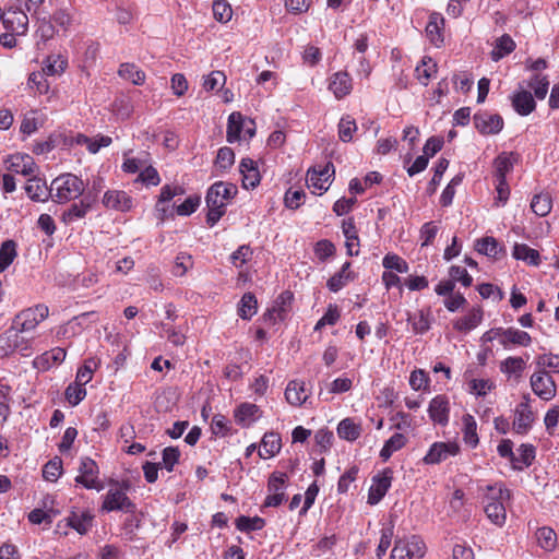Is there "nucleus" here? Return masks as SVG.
<instances>
[{"instance_id": "1", "label": "nucleus", "mask_w": 559, "mask_h": 559, "mask_svg": "<svg viewBox=\"0 0 559 559\" xmlns=\"http://www.w3.org/2000/svg\"><path fill=\"white\" fill-rule=\"evenodd\" d=\"M484 510L487 518L497 526H502L507 520L506 503L510 501L511 492L501 483L484 487Z\"/></svg>"}, {"instance_id": "2", "label": "nucleus", "mask_w": 559, "mask_h": 559, "mask_svg": "<svg viewBox=\"0 0 559 559\" xmlns=\"http://www.w3.org/2000/svg\"><path fill=\"white\" fill-rule=\"evenodd\" d=\"M237 193V187L233 183L215 182L206 193V206L209 209L206 222L212 227L225 214L227 202Z\"/></svg>"}, {"instance_id": "3", "label": "nucleus", "mask_w": 559, "mask_h": 559, "mask_svg": "<svg viewBox=\"0 0 559 559\" xmlns=\"http://www.w3.org/2000/svg\"><path fill=\"white\" fill-rule=\"evenodd\" d=\"M85 185L73 174H62L55 178L49 187V195L56 203H67L83 194Z\"/></svg>"}, {"instance_id": "4", "label": "nucleus", "mask_w": 559, "mask_h": 559, "mask_svg": "<svg viewBox=\"0 0 559 559\" xmlns=\"http://www.w3.org/2000/svg\"><path fill=\"white\" fill-rule=\"evenodd\" d=\"M49 316V308L44 304L20 311L13 319L11 330L16 332H29Z\"/></svg>"}, {"instance_id": "5", "label": "nucleus", "mask_w": 559, "mask_h": 559, "mask_svg": "<svg viewBox=\"0 0 559 559\" xmlns=\"http://www.w3.org/2000/svg\"><path fill=\"white\" fill-rule=\"evenodd\" d=\"M135 504L129 499L124 489L114 486L103 497L102 511L134 513Z\"/></svg>"}, {"instance_id": "6", "label": "nucleus", "mask_w": 559, "mask_h": 559, "mask_svg": "<svg viewBox=\"0 0 559 559\" xmlns=\"http://www.w3.org/2000/svg\"><path fill=\"white\" fill-rule=\"evenodd\" d=\"M74 480L86 489H95L97 491L104 489V483L99 479V467L97 463L88 456L81 459L79 475Z\"/></svg>"}, {"instance_id": "7", "label": "nucleus", "mask_w": 559, "mask_h": 559, "mask_svg": "<svg viewBox=\"0 0 559 559\" xmlns=\"http://www.w3.org/2000/svg\"><path fill=\"white\" fill-rule=\"evenodd\" d=\"M334 175V166L331 163L313 167L307 173V185L312 193L322 194L330 187V178Z\"/></svg>"}, {"instance_id": "8", "label": "nucleus", "mask_w": 559, "mask_h": 559, "mask_svg": "<svg viewBox=\"0 0 559 559\" xmlns=\"http://www.w3.org/2000/svg\"><path fill=\"white\" fill-rule=\"evenodd\" d=\"M531 399L524 395L521 403H519L514 411L513 430L518 435H526L535 420L534 413L531 407Z\"/></svg>"}, {"instance_id": "9", "label": "nucleus", "mask_w": 559, "mask_h": 559, "mask_svg": "<svg viewBox=\"0 0 559 559\" xmlns=\"http://www.w3.org/2000/svg\"><path fill=\"white\" fill-rule=\"evenodd\" d=\"M531 388L544 401L552 400L557 393V386L552 377L545 370H538L532 374Z\"/></svg>"}, {"instance_id": "10", "label": "nucleus", "mask_w": 559, "mask_h": 559, "mask_svg": "<svg viewBox=\"0 0 559 559\" xmlns=\"http://www.w3.org/2000/svg\"><path fill=\"white\" fill-rule=\"evenodd\" d=\"M460 447L456 442H433L428 449L423 462L426 465L439 464L451 456L457 455Z\"/></svg>"}, {"instance_id": "11", "label": "nucleus", "mask_w": 559, "mask_h": 559, "mask_svg": "<svg viewBox=\"0 0 559 559\" xmlns=\"http://www.w3.org/2000/svg\"><path fill=\"white\" fill-rule=\"evenodd\" d=\"M393 472L391 468H384L381 473L372 477V484L368 492V503L374 506L379 503L391 487Z\"/></svg>"}, {"instance_id": "12", "label": "nucleus", "mask_w": 559, "mask_h": 559, "mask_svg": "<svg viewBox=\"0 0 559 559\" xmlns=\"http://www.w3.org/2000/svg\"><path fill=\"white\" fill-rule=\"evenodd\" d=\"M428 415L435 425L445 427L450 420V401L444 394L436 395L428 405Z\"/></svg>"}, {"instance_id": "13", "label": "nucleus", "mask_w": 559, "mask_h": 559, "mask_svg": "<svg viewBox=\"0 0 559 559\" xmlns=\"http://www.w3.org/2000/svg\"><path fill=\"white\" fill-rule=\"evenodd\" d=\"M8 169L28 178L39 173V168L34 158L28 154L21 153L13 154L8 158Z\"/></svg>"}, {"instance_id": "14", "label": "nucleus", "mask_w": 559, "mask_h": 559, "mask_svg": "<svg viewBox=\"0 0 559 559\" xmlns=\"http://www.w3.org/2000/svg\"><path fill=\"white\" fill-rule=\"evenodd\" d=\"M263 415L260 407L253 403H240L234 409V418L237 425L242 428H249L255 424Z\"/></svg>"}, {"instance_id": "15", "label": "nucleus", "mask_w": 559, "mask_h": 559, "mask_svg": "<svg viewBox=\"0 0 559 559\" xmlns=\"http://www.w3.org/2000/svg\"><path fill=\"white\" fill-rule=\"evenodd\" d=\"M474 124L481 134H497L503 128V119L497 114L479 112L474 116Z\"/></svg>"}, {"instance_id": "16", "label": "nucleus", "mask_w": 559, "mask_h": 559, "mask_svg": "<svg viewBox=\"0 0 559 559\" xmlns=\"http://www.w3.org/2000/svg\"><path fill=\"white\" fill-rule=\"evenodd\" d=\"M328 88L336 99H343L353 90V79L346 71H337L329 78Z\"/></svg>"}, {"instance_id": "17", "label": "nucleus", "mask_w": 559, "mask_h": 559, "mask_svg": "<svg viewBox=\"0 0 559 559\" xmlns=\"http://www.w3.org/2000/svg\"><path fill=\"white\" fill-rule=\"evenodd\" d=\"M532 343L531 335L522 330L515 328H501L500 326V344L504 349H510L511 346L527 347Z\"/></svg>"}, {"instance_id": "18", "label": "nucleus", "mask_w": 559, "mask_h": 559, "mask_svg": "<svg viewBox=\"0 0 559 559\" xmlns=\"http://www.w3.org/2000/svg\"><path fill=\"white\" fill-rule=\"evenodd\" d=\"M103 205L108 210L128 212L133 206L132 198L120 190H108L103 197Z\"/></svg>"}, {"instance_id": "19", "label": "nucleus", "mask_w": 559, "mask_h": 559, "mask_svg": "<svg viewBox=\"0 0 559 559\" xmlns=\"http://www.w3.org/2000/svg\"><path fill=\"white\" fill-rule=\"evenodd\" d=\"M310 396V389L305 381L292 380L285 389V399L292 406H301Z\"/></svg>"}, {"instance_id": "20", "label": "nucleus", "mask_w": 559, "mask_h": 559, "mask_svg": "<svg viewBox=\"0 0 559 559\" xmlns=\"http://www.w3.org/2000/svg\"><path fill=\"white\" fill-rule=\"evenodd\" d=\"M2 23L7 31L15 35H25L28 27V16L20 10L8 11L3 13Z\"/></svg>"}, {"instance_id": "21", "label": "nucleus", "mask_w": 559, "mask_h": 559, "mask_svg": "<svg viewBox=\"0 0 559 559\" xmlns=\"http://www.w3.org/2000/svg\"><path fill=\"white\" fill-rule=\"evenodd\" d=\"M433 317L429 308L420 309L416 312L407 314V322L412 326V331L415 335H423L427 333L432 324Z\"/></svg>"}, {"instance_id": "22", "label": "nucleus", "mask_w": 559, "mask_h": 559, "mask_svg": "<svg viewBox=\"0 0 559 559\" xmlns=\"http://www.w3.org/2000/svg\"><path fill=\"white\" fill-rule=\"evenodd\" d=\"M112 143L108 135L98 134L95 138H88L83 133H76L71 136L70 144L85 145L91 154H96L102 147H107Z\"/></svg>"}, {"instance_id": "23", "label": "nucleus", "mask_w": 559, "mask_h": 559, "mask_svg": "<svg viewBox=\"0 0 559 559\" xmlns=\"http://www.w3.org/2000/svg\"><path fill=\"white\" fill-rule=\"evenodd\" d=\"M66 356L67 352L64 348L55 347L37 356L34 359L33 365L35 368L46 371L53 366L60 365L66 359Z\"/></svg>"}, {"instance_id": "24", "label": "nucleus", "mask_w": 559, "mask_h": 559, "mask_svg": "<svg viewBox=\"0 0 559 559\" xmlns=\"http://www.w3.org/2000/svg\"><path fill=\"white\" fill-rule=\"evenodd\" d=\"M94 516L86 510H72L67 516V525L75 530L80 535H85L93 525Z\"/></svg>"}, {"instance_id": "25", "label": "nucleus", "mask_w": 559, "mask_h": 559, "mask_svg": "<svg viewBox=\"0 0 559 559\" xmlns=\"http://www.w3.org/2000/svg\"><path fill=\"white\" fill-rule=\"evenodd\" d=\"M511 103L513 109L520 116H528L536 108L534 96L531 92L523 88L513 93L511 96Z\"/></svg>"}, {"instance_id": "26", "label": "nucleus", "mask_w": 559, "mask_h": 559, "mask_svg": "<svg viewBox=\"0 0 559 559\" xmlns=\"http://www.w3.org/2000/svg\"><path fill=\"white\" fill-rule=\"evenodd\" d=\"M342 231L346 239L345 247L347 254L350 257L359 254V238L353 217H348L342 222Z\"/></svg>"}, {"instance_id": "27", "label": "nucleus", "mask_w": 559, "mask_h": 559, "mask_svg": "<svg viewBox=\"0 0 559 559\" xmlns=\"http://www.w3.org/2000/svg\"><path fill=\"white\" fill-rule=\"evenodd\" d=\"M483 320V311L478 307L472 308L465 316L454 320L453 328L462 333H468L476 329Z\"/></svg>"}, {"instance_id": "28", "label": "nucleus", "mask_w": 559, "mask_h": 559, "mask_svg": "<svg viewBox=\"0 0 559 559\" xmlns=\"http://www.w3.org/2000/svg\"><path fill=\"white\" fill-rule=\"evenodd\" d=\"M282 448V440L278 433L265 432L259 448V456L263 460L275 456Z\"/></svg>"}, {"instance_id": "29", "label": "nucleus", "mask_w": 559, "mask_h": 559, "mask_svg": "<svg viewBox=\"0 0 559 559\" xmlns=\"http://www.w3.org/2000/svg\"><path fill=\"white\" fill-rule=\"evenodd\" d=\"M444 19L441 13L432 12L426 26V34L429 40L437 47L443 43Z\"/></svg>"}, {"instance_id": "30", "label": "nucleus", "mask_w": 559, "mask_h": 559, "mask_svg": "<svg viewBox=\"0 0 559 559\" xmlns=\"http://www.w3.org/2000/svg\"><path fill=\"white\" fill-rule=\"evenodd\" d=\"M239 171L242 175V185L246 189H253L260 182V174L254 160L242 158L239 164Z\"/></svg>"}, {"instance_id": "31", "label": "nucleus", "mask_w": 559, "mask_h": 559, "mask_svg": "<svg viewBox=\"0 0 559 559\" xmlns=\"http://www.w3.org/2000/svg\"><path fill=\"white\" fill-rule=\"evenodd\" d=\"M246 120L240 112H231L228 117L226 139L229 143L242 141Z\"/></svg>"}, {"instance_id": "32", "label": "nucleus", "mask_w": 559, "mask_h": 559, "mask_svg": "<svg viewBox=\"0 0 559 559\" xmlns=\"http://www.w3.org/2000/svg\"><path fill=\"white\" fill-rule=\"evenodd\" d=\"M27 195L34 201H46L49 195V188L46 182L38 178L37 175L31 176L25 186Z\"/></svg>"}, {"instance_id": "33", "label": "nucleus", "mask_w": 559, "mask_h": 559, "mask_svg": "<svg viewBox=\"0 0 559 559\" xmlns=\"http://www.w3.org/2000/svg\"><path fill=\"white\" fill-rule=\"evenodd\" d=\"M350 262H345L341 270L335 273L326 283V287L333 292L337 293L343 287H345L349 282L354 281L355 274L349 271Z\"/></svg>"}, {"instance_id": "34", "label": "nucleus", "mask_w": 559, "mask_h": 559, "mask_svg": "<svg viewBox=\"0 0 559 559\" xmlns=\"http://www.w3.org/2000/svg\"><path fill=\"white\" fill-rule=\"evenodd\" d=\"M292 294L283 293L276 300V305L264 314V321L275 324L285 320L287 316L286 305L290 302Z\"/></svg>"}, {"instance_id": "35", "label": "nucleus", "mask_w": 559, "mask_h": 559, "mask_svg": "<svg viewBox=\"0 0 559 559\" xmlns=\"http://www.w3.org/2000/svg\"><path fill=\"white\" fill-rule=\"evenodd\" d=\"M462 433L463 441L466 445L474 449L478 445L479 438L477 435V423L471 414H465L462 417Z\"/></svg>"}, {"instance_id": "36", "label": "nucleus", "mask_w": 559, "mask_h": 559, "mask_svg": "<svg viewBox=\"0 0 559 559\" xmlns=\"http://www.w3.org/2000/svg\"><path fill=\"white\" fill-rule=\"evenodd\" d=\"M437 63L432 60V58L425 56L423 57L420 63L416 67L415 75L421 85L427 86L429 80L437 73Z\"/></svg>"}, {"instance_id": "37", "label": "nucleus", "mask_w": 559, "mask_h": 559, "mask_svg": "<svg viewBox=\"0 0 559 559\" xmlns=\"http://www.w3.org/2000/svg\"><path fill=\"white\" fill-rule=\"evenodd\" d=\"M526 367V360L522 357H507L500 362V371L508 378H520Z\"/></svg>"}, {"instance_id": "38", "label": "nucleus", "mask_w": 559, "mask_h": 559, "mask_svg": "<svg viewBox=\"0 0 559 559\" xmlns=\"http://www.w3.org/2000/svg\"><path fill=\"white\" fill-rule=\"evenodd\" d=\"M337 435L341 439L355 441L361 435V427L353 418H344L337 425Z\"/></svg>"}, {"instance_id": "39", "label": "nucleus", "mask_w": 559, "mask_h": 559, "mask_svg": "<svg viewBox=\"0 0 559 559\" xmlns=\"http://www.w3.org/2000/svg\"><path fill=\"white\" fill-rule=\"evenodd\" d=\"M475 249L478 253L497 259L502 252V246L493 237H484L476 241Z\"/></svg>"}, {"instance_id": "40", "label": "nucleus", "mask_w": 559, "mask_h": 559, "mask_svg": "<svg viewBox=\"0 0 559 559\" xmlns=\"http://www.w3.org/2000/svg\"><path fill=\"white\" fill-rule=\"evenodd\" d=\"M91 209V204L84 200L79 203H73L68 210H66L61 219L64 224H72L81 218H84Z\"/></svg>"}, {"instance_id": "41", "label": "nucleus", "mask_w": 559, "mask_h": 559, "mask_svg": "<svg viewBox=\"0 0 559 559\" xmlns=\"http://www.w3.org/2000/svg\"><path fill=\"white\" fill-rule=\"evenodd\" d=\"M407 438L405 435L396 432L389 438L380 451V457L385 462L392 454L405 447Z\"/></svg>"}, {"instance_id": "42", "label": "nucleus", "mask_w": 559, "mask_h": 559, "mask_svg": "<svg viewBox=\"0 0 559 559\" xmlns=\"http://www.w3.org/2000/svg\"><path fill=\"white\" fill-rule=\"evenodd\" d=\"M515 157L513 153H502L495 159V178L507 179V175L513 169Z\"/></svg>"}, {"instance_id": "43", "label": "nucleus", "mask_w": 559, "mask_h": 559, "mask_svg": "<svg viewBox=\"0 0 559 559\" xmlns=\"http://www.w3.org/2000/svg\"><path fill=\"white\" fill-rule=\"evenodd\" d=\"M514 49V40L511 36L504 34L496 40L495 47L491 51V59L493 61H499L500 59L511 53Z\"/></svg>"}, {"instance_id": "44", "label": "nucleus", "mask_w": 559, "mask_h": 559, "mask_svg": "<svg viewBox=\"0 0 559 559\" xmlns=\"http://www.w3.org/2000/svg\"><path fill=\"white\" fill-rule=\"evenodd\" d=\"M100 366V360L96 357H88L84 360L83 365L78 369L75 380L81 383L87 384L92 381L94 372Z\"/></svg>"}, {"instance_id": "45", "label": "nucleus", "mask_w": 559, "mask_h": 559, "mask_svg": "<svg viewBox=\"0 0 559 559\" xmlns=\"http://www.w3.org/2000/svg\"><path fill=\"white\" fill-rule=\"evenodd\" d=\"M118 74L123 80L132 82L134 85H142L145 82V73L133 63H122Z\"/></svg>"}, {"instance_id": "46", "label": "nucleus", "mask_w": 559, "mask_h": 559, "mask_svg": "<svg viewBox=\"0 0 559 559\" xmlns=\"http://www.w3.org/2000/svg\"><path fill=\"white\" fill-rule=\"evenodd\" d=\"M17 255L16 243L13 240H5L0 247V273L4 272Z\"/></svg>"}, {"instance_id": "47", "label": "nucleus", "mask_w": 559, "mask_h": 559, "mask_svg": "<svg viewBox=\"0 0 559 559\" xmlns=\"http://www.w3.org/2000/svg\"><path fill=\"white\" fill-rule=\"evenodd\" d=\"M84 383L79 382L75 380L74 382L70 383L66 391L64 396L68 403L71 406L79 405L86 396V389Z\"/></svg>"}, {"instance_id": "48", "label": "nucleus", "mask_w": 559, "mask_h": 559, "mask_svg": "<svg viewBox=\"0 0 559 559\" xmlns=\"http://www.w3.org/2000/svg\"><path fill=\"white\" fill-rule=\"evenodd\" d=\"M512 254L516 260L526 261L532 265H538L539 263L538 251L524 243H515Z\"/></svg>"}, {"instance_id": "49", "label": "nucleus", "mask_w": 559, "mask_h": 559, "mask_svg": "<svg viewBox=\"0 0 559 559\" xmlns=\"http://www.w3.org/2000/svg\"><path fill=\"white\" fill-rule=\"evenodd\" d=\"M257 312V299L252 293H246L240 299L238 314L243 320L251 319Z\"/></svg>"}, {"instance_id": "50", "label": "nucleus", "mask_w": 559, "mask_h": 559, "mask_svg": "<svg viewBox=\"0 0 559 559\" xmlns=\"http://www.w3.org/2000/svg\"><path fill=\"white\" fill-rule=\"evenodd\" d=\"M496 389L495 381L490 379H472L468 381V392L477 397H484Z\"/></svg>"}, {"instance_id": "51", "label": "nucleus", "mask_w": 559, "mask_h": 559, "mask_svg": "<svg viewBox=\"0 0 559 559\" xmlns=\"http://www.w3.org/2000/svg\"><path fill=\"white\" fill-rule=\"evenodd\" d=\"M44 123L43 118L37 111H29L24 115L20 126V131L25 135H31L36 132Z\"/></svg>"}, {"instance_id": "52", "label": "nucleus", "mask_w": 559, "mask_h": 559, "mask_svg": "<svg viewBox=\"0 0 559 559\" xmlns=\"http://www.w3.org/2000/svg\"><path fill=\"white\" fill-rule=\"evenodd\" d=\"M382 265L388 271H395L397 273H407L409 271L408 263L395 253H388L382 259Z\"/></svg>"}, {"instance_id": "53", "label": "nucleus", "mask_w": 559, "mask_h": 559, "mask_svg": "<svg viewBox=\"0 0 559 559\" xmlns=\"http://www.w3.org/2000/svg\"><path fill=\"white\" fill-rule=\"evenodd\" d=\"M538 545L546 551L555 549L557 544V535L550 527L544 526L536 532Z\"/></svg>"}, {"instance_id": "54", "label": "nucleus", "mask_w": 559, "mask_h": 559, "mask_svg": "<svg viewBox=\"0 0 559 559\" xmlns=\"http://www.w3.org/2000/svg\"><path fill=\"white\" fill-rule=\"evenodd\" d=\"M519 456H515L513 467L515 469H523L532 464L535 459V448L532 444H521L519 448Z\"/></svg>"}, {"instance_id": "55", "label": "nucleus", "mask_w": 559, "mask_h": 559, "mask_svg": "<svg viewBox=\"0 0 559 559\" xmlns=\"http://www.w3.org/2000/svg\"><path fill=\"white\" fill-rule=\"evenodd\" d=\"M403 540L407 548L406 555H408V559H421L425 556L426 545L420 537L411 536Z\"/></svg>"}, {"instance_id": "56", "label": "nucleus", "mask_w": 559, "mask_h": 559, "mask_svg": "<svg viewBox=\"0 0 559 559\" xmlns=\"http://www.w3.org/2000/svg\"><path fill=\"white\" fill-rule=\"evenodd\" d=\"M528 86L534 91L537 99H544L549 88V80L547 75L534 74L528 81Z\"/></svg>"}, {"instance_id": "57", "label": "nucleus", "mask_w": 559, "mask_h": 559, "mask_svg": "<svg viewBox=\"0 0 559 559\" xmlns=\"http://www.w3.org/2000/svg\"><path fill=\"white\" fill-rule=\"evenodd\" d=\"M551 206L552 201L548 194H536L531 202L532 211L540 217L546 216L551 211Z\"/></svg>"}, {"instance_id": "58", "label": "nucleus", "mask_w": 559, "mask_h": 559, "mask_svg": "<svg viewBox=\"0 0 559 559\" xmlns=\"http://www.w3.org/2000/svg\"><path fill=\"white\" fill-rule=\"evenodd\" d=\"M288 476L283 472H274L271 474L267 481L269 493H285L287 487Z\"/></svg>"}, {"instance_id": "59", "label": "nucleus", "mask_w": 559, "mask_h": 559, "mask_svg": "<svg viewBox=\"0 0 559 559\" xmlns=\"http://www.w3.org/2000/svg\"><path fill=\"white\" fill-rule=\"evenodd\" d=\"M265 521L259 516H245L241 515L236 519V527L241 532L260 531L264 527Z\"/></svg>"}, {"instance_id": "60", "label": "nucleus", "mask_w": 559, "mask_h": 559, "mask_svg": "<svg viewBox=\"0 0 559 559\" xmlns=\"http://www.w3.org/2000/svg\"><path fill=\"white\" fill-rule=\"evenodd\" d=\"M212 9L214 19L217 22L227 23L231 20L233 10L226 0H214Z\"/></svg>"}, {"instance_id": "61", "label": "nucleus", "mask_w": 559, "mask_h": 559, "mask_svg": "<svg viewBox=\"0 0 559 559\" xmlns=\"http://www.w3.org/2000/svg\"><path fill=\"white\" fill-rule=\"evenodd\" d=\"M67 64L68 62L62 56H50L43 70L47 75H59L66 70Z\"/></svg>"}, {"instance_id": "62", "label": "nucleus", "mask_w": 559, "mask_h": 559, "mask_svg": "<svg viewBox=\"0 0 559 559\" xmlns=\"http://www.w3.org/2000/svg\"><path fill=\"white\" fill-rule=\"evenodd\" d=\"M409 385L414 391H427L430 386L428 373L423 369H415L409 376Z\"/></svg>"}, {"instance_id": "63", "label": "nucleus", "mask_w": 559, "mask_h": 559, "mask_svg": "<svg viewBox=\"0 0 559 559\" xmlns=\"http://www.w3.org/2000/svg\"><path fill=\"white\" fill-rule=\"evenodd\" d=\"M62 471V461L59 457H55L47 462L43 468V477L47 481H57Z\"/></svg>"}, {"instance_id": "64", "label": "nucleus", "mask_w": 559, "mask_h": 559, "mask_svg": "<svg viewBox=\"0 0 559 559\" xmlns=\"http://www.w3.org/2000/svg\"><path fill=\"white\" fill-rule=\"evenodd\" d=\"M313 251L318 260L325 262L328 259L335 254L336 249L332 241L322 239L314 245Z\"/></svg>"}]
</instances>
